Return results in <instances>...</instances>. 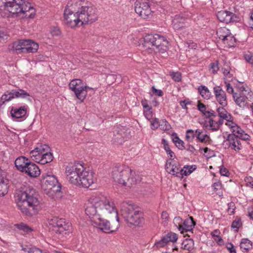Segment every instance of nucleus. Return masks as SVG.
<instances>
[{
	"label": "nucleus",
	"instance_id": "nucleus-64",
	"mask_svg": "<svg viewBox=\"0 0 253 253\" xmlns=\"http://www.w3.org/2000/svg\"><path fill=\"white\" fill-rule=\"evenodd\" d=\"M215 112L211 110L210 111H206L205 113L204 114V115H205L207 117H211V116H215Z\"/></svg>",
	"mask_w": 253,
	"mask_h": 253
},
{
	"label": "nucleus",
	"instance_id": "nucleus-22",
	"mask_svg": "<svg viewBox=\"0 0 253 253\" xmlns=\"http://www.w3.org/2000/svg\"><path fill=\"white\" fill-rule=\"evenodd\" d=\"M24 53H36L39 48V44L31 40H24Z\"/></svg>",
	"mask_w": 253,
	"mask_h": 253
},
{
	"label": "nucleus",
	"instance_id": "nucleus-39",
	"mask_svg": "<svg viewBox=\"0 0 253 253\" xmlns=\"http://www.w3.org/2000/svg\"><path fill=\"white\" fill-rule=\"evenodd\" d=\"M14 98L12 94L11 91H6L3 94L0 98V104L2 105L4 104L5 102L11 100L12 99Z\"/></svg>",
	"mask_w": 253,
	"mask_h": 253
},
{
	"label": "nucleus",
	"instance_id": "nucleus-61",
	"mask_svg": "<svg viewBox=\"0 0 253 253\" xmlns=\"http://www.w3.org/2000/svg\"><path fill=\"white\" fill-rule=\"evenodd\" d=\"M223 74L226 79H230L232 75L230 73L229 69H224Z\"/></svg>",
	"mask_w": 253,
	"mask_h": 253
},
{
	"label": "nucleus",
	"instance_id": "nucleus-10",
	"mask_svg": "<svg viewBox=\"0 0 253 253\" xmlns=\"http://www.w3.org/2000/svg\"><path fill=\"white\" fill-rule=\"evenodd\" d=\"M48 227L49 229L60 235L61 237L66 236L70 232V224L66 222L64 219L58 218L57 217L49 220Z\"/></svg>",
	"mask_w": 253,
	"mask_h": 253
},
{
	"label": "nucleus",
	"instance_id": "nucleus-9",
	"mask_svg": "<svg viewBox=\"0 0 253 253\" xmlns=\"http://www.w3.org/2000/svg\"><path fill=\"white\" fill-rule=\"evenodd\" d=\"M49 150L50 148L47 145H40L30 152V157L33 161L44 165L53 160L52 154Z\"/></svg>",
	"mask_w": 253,
	"mask_h": 253
},
{
	"label": "nucleus",
	"instance_id": "nucleus-48",
	"mask_svg": "<svg viewBox=\"0 0 253 253\" xmlns=\"http://www.w3.org/2000/svg\"><path fill=\"white\" fill-rule=\"evenodd\" d=\"M242 223L240 219H238L234 220L231 224V228L235 229L236 232L238 231L239 228L242 226Z\"/></svg>",
	"mask_w": 253,
	"mask_h": 253
},
{
	"label": "nucleus",
	"instance_id": "nucleus-6",
	"mask_svg": "<svg viewBox=\"0 0 253 253\" xmlns=\"http://www.w3.org/2000/svg\"><path fill=\"white\" fill-rule=\"evenodd\" d=\"M5 10L14 17L32 18L35 14V10L31 4L25 0H8Z\"/></svg>",
	"mask_w": 253,
	"mask_h": 253
},
{
	"label": "nucleus",
	"instance_id": "nucleus-44",
	"mask_svg": "<svg viewBox=\"0 0 253 253\" xmlns=\"http://www.w3.org/2000/svg\"><path fill=\"white\" fill-rule=\"evenodd\" d=\"M209 126L210 129L212 131L217 130L219 127L216 121L213 120L212 119H210L209 121Z\"/></svg>",
	"mask_w": 253,
	"mask_h": 253
},
{
	"label": "nucleus",
	"instance_id": "nucleus-30",
	"mask_svg": "<svg viewBox=\"0 0 253 253\" xmlns=\"http://www.w3.org/2000/svg\"><path fill=\"white\" fill-rule=\"evenodd\" d=\"M195 225V222L193 220L192 217H190L185 219L183 222V226L184 227V232L190 231L192 229V227Z\"/></svg>",
	"mask_w": 253,
	"mask_h": 253
},
{
	"label": "nucleus",
	"instance_id": "nucleus-16",
	"mask_svg": "<svg viewBox=\"0 0 253 253\" xmlns=\"http://www.w3.org/2000/svg\"><path fill=\"white\" fill-rule=\"evenodd\" d=\"M239 137L229 134L227 138L222 143L224 149H230L236 152L239 151L242 148V145Z\"/></svg>",
	"mask_w": 253,
	"mask_h": 253
},
{
	"label": "nucleus",
	"instance_id": "nucleus-63",
	"mask_svg": "<svg viewBox=\"0 0 253 253\" xmlns=\"http://www.w3.org/2000/svg\"><path fill=\"white\" fill-rule=\"evenodd\" d=\"M152 91L154 94L159 96H162L163 94V91L160 89H157L154 86L152 87Z\"/></svg>",
	"mask_w": 253,
	"mask_h": 253
},
{
	"label": "nucleus",
	"instance_id": "nucleus-41",
	"mask_svg": "<svg viewBox=\"0 0 253 253\" xmlns=\"http://www.w3.org/2000/svg\"><path fill=\"white\" fill-rule=\"evenodd\" d=\"M212 186L214 192H216L217 195L219 196L222 195V186L221 182L219 181L215 182L212 184Z\"/></svg>",
	"mask_w": 253,
	"mask_h": 253
},
{
	"label": "nucleus",
	"instance_id": "nucleus-38",
	"mask_svg": "<svg viewBox=\"0 0 253 253\" xmlns=\"http://www.w3.org/2000/svg\"><path fill=\"white\" fill-rule=\"evenodd\" d=\"M12 94L13 96V98H25L27 96H29L30 94L26 91L23 89H18L17 90H12Z\"/></svg>",
	"mask_w": 253,
	"mask_h": 253
},
{
	"label": "nucleus",
	"instance_id": "nucleus-36",
	"mask_svg": "<svg viewBox=\"0 0 253 253\" xmlns=\"http://www.w3.org/2000/svg\"><path fill=\"white\" fill-rule=\"evenodd\" d=\"M196 169V166H184L183 169H181L180 174H181V177L182 178L183 176H187L190 174L195 169Z\"/></svg>",
	"mask_w": 253,
	"mask_h": 253
},
{
	"label": "nucleus",
	"instance_id": "nucleus-45",
	"mask_svg": "<svg viewBox=\"0 0 253 253\" xmlns=\"http://www.w3.org/2000/svg\"><path fill=\"white\" fill-rule=\"evenodd\" d=\"M167 240L165 237L164 236L160 240L155 242L154 246L156 247L157 249H159L165 247L167 245Z\"/></svg>",
	"mask_w": 253,
	"mask_h": 253
},
{
	"label": "nucleus",
	"instance_id": "nucleus-7",
	"mask_svg": "<svg viewBox=\"0 0 253 253\" xmlns=\"http://www.w3.org/2000/svg\"><path fill=\"white\" fill-rule=\"evenodd\" d=\"M169 42L163 36L159 34L147 35L144 38V47L146 50L164 52L168 48Z\"/></svg>",
	"mask_w": 253,
	"mask_h": 253
},
{
	"label": "nucleus",
	"instance_id": "nucleus-35",
	"mask_svg": "<svg viewBox=\"0 0 253 253\" xmlns=\"http://www.w3.org/2000/svg\"><path fill=\"white\" fill-rule=\"evenodd\" d=\"M194 241L191 239H186L184 240L182 243L181 248L190 251L194 249Z\"/></svg>",
	"mask_w": 253,
	"mask_h": 253
},
{
	"label": "nucleus",
	"instance_id": "nucleus-2",
	"mask_svg": "<svg viewBox=\"0 0 253 253\" xmlns=\"http://www.w3.org/2000/svg\"><path fill=\"white\" fill-rule=\"evenodd\" d=\"M64 17L66 25L75 28L97 20V9L87 0H70L65 7Z\"/></svg>",
	"mask_w": 253,
	"mask_h": 253
},
{
	"label": "nucleus",
	"instance_id": "nucleus-5",
	"mask_svg": "<svg viewBox=\"0 0 253 253\" xmlns=\"http://www.w3.org/2000/svg\"><path fill=\"white\" fill-rule=\"evenodd\" d=\"M112 176L115 182L127 188L131 187L140 181L139 175L129 167L123 165L115 167Z\"/></svg>",
	"mask_w": 253,
	"mask_h": 253
},
{
	"label": "nucleus",
	"instance_id": "nucleus-34",
	"mask_svg": "<svg viewBox=\"0 0 253 253\" xmlns=\"http://www.w3.org/2000/svg\"><path fill=\"white\" fill-rule=\"evenodd\" d=\"M198 91L201 96L206 99H209L211 97V92L207 87L201 85L198 87Z\"/></svg>",
	"mask_w": 253,
	"mask_h": 253
},
{
	"label": "nucleus",
	"instance_id": "nucleus-60",
	"mask_svg": "<svg viewBox=\"0 0 253 253\" xmlns=\"http://www.w3.org/2000/svg\"><path fill=\"white\" fill-rule=\"evenodd\" d=\"M226 248L230 253H236L235 248L232 244L229 243L227 244Z\"/></svg>",
	"mask_w": 253,
	"mask_h": 253
},
{
	"label": "nucleus",
	"instance_id": "nucleus-37",
	"mask_svg": "<svg viewBox=\"0 0 253 253\" xmlns=\"http://www.w3.org/2000/svg\"><path fill=\"white\" fill-rule=\"evenodd\" d=\"M173 223L175 226L180 231L181 233L184 234V227L183 226V220L179 217H175L173 219Z\"/></svg>",
	"mask_w": 253,
	"mask_h": 253
},
{
	"label": "nucleus",
	"instance_id": "nucleus-57",
	"mask_svg": "<svg viewBox=\"0 0 253 253\" xmlns=\"http://www.w3.org/2000/svg\"><path fill=\"white\" fill-rule=\"evenodd\" d=\"M175 145L180 150H182L185 149L184 142L181 139H179L176 143H175Z\"/></svg>",
	"mask_w": 253,
	"mask_h": 253
},
{
	"label": "nucleus",
	"instance_id": "nucleus-8",
	"mask_svg": "<svg viewBox=\"0 0 253 253\" xmlns=\"http://www.w3.org/2000/svg\"><path fill=\"white\" fill-rule=\"evenodd\" d=\"M41 180L42 189L46 195L54 198L61 192V186L56 177L51 172L42 175Z\"/></svg>",
	"mask_w": 253,
	"mask_h": 253
},
{
	"label": "nucleus",
	"instance_id": "nucleus-54",
	"mask_svg": "<svg viewBox=\"0 0 253 253\" xmlns=\"http://www.w3.org/2000/svg\"><path fill=\"white\" fill-rule=\"evenodd\" d=\"M235 210V204L233 202H230L228 204V212L230 215L233 214L234 213Z\"/></svg>",
	"mask_w": 253,
	"mask_h": 253
},
{
	"label": "nucleus",
	"instance_id": "nucleus-56",
	"mask_svg": "<svg viewBox=\"0 0 253 253\" xmlns=\"http://www.w3.org/2000/svg\"><path fill=\"white\" fill-rule=\"evenodd\" d=\"M198 110L201 112L203 114L205 113L207 108L205 105L203 103L199 102L197 105Z\"/></svg>",
	"mask_w": 253,
	"mask_h": 253
},
{
	"label": "nucleus",
	"instance_id": "nucleus-62",
	"mask_svg": "<svg viewBox=\"0 0 253 253\" xmlns=\"http://www.w3.org/2000/svg\"><path fill=\"white\" fill-rule=\"evenodd\" d=\"M28 253H46L37 248H32L28 251Z\"/></svg>",
	"mask_w": 253,
	"mask_h": 253
},
{
	"label": "nucleus",
	"instance_id": "nucleus-11",
	"mask_svg": "<svg viewBox=\"0 0 253 253\" xmlns=\"http://www.w3.org/2000/svg\"><path fill=\"white\" fill-rule=\"evenodd\" d=\"M69 87L74 92L76 97L81 102H83L86 98V84L81 79H76L70 82Z\"/></svg>",
	"mask_w": 253,
	"mask_h": 253
},
{
	"label": "nucleus",
	"instance_id": "nucleus-31",
	"mask_svg": "<svg viewBox=\"0 0 253 253\" xmlns=\"http://www.w3.org/2000/svg\"><path fill=\"white\" fill-rule=\"evenodd\" d=\"M196 134L197 139L202 143H207L210 140V136L207 134H203L202 129H196Z\"/></svg>",
	"mask_w": 253,
	"mask_h": 253
},
{
	"label": "nucleus",
	"instance_id": "nucleus-17",
	"mask_svg": "<svg viewBox=\"0 0 253 253\" xmlns=\"http://www.w3.org/2000/svg\"><path fill=\"white\" fill-rule=\"evenodd\" d=\"M165 169L169 173L178 177H181L180 166L178 163L173 159H169L167 160Z\"/></svg>",
	"mask_w": 253,
	"mask_h": 253
},
{
	"label": "nucleus",
	"instance_id": "nucleus-51",
	"mask_svg": "<svg viewBox=\"0 0 253 253\" xmlns=\"http://www.w3.org/2000/svg\"><path fill=\"white\" fill-rule=\"evenodd\" d=\"M160 122L159 119L155 118L151 121V128L153 130H155L159 127Z\"/></svg>",
	"mask_w": 253,
	"mask_h": 253
},
{
	"label": "nucleus",
	"instance_id": "nucleus-28",
	"mask_svg": "<svg viewBox=\"0 0 253 253\" xmlns=\"http://www.w3.org/2000/svg\"><path fill=\"white\" fill-rule=\"evenodd\" d=\"M235 41L234 36L230 33L219 42L223 45L224 47L229 48L235 45Z\"/></svg>",
	"mask_w": 253,
	"mask_h": 253
},
{
	"label": "nucleus",
	"instance_id": "nucleus-1",
	"mask_svg": "<svg viewBox=\"0 0 253 253\" xmlns=\"http://www.w3.org/2000/svg\"><path fill=\"white\" fill-rule=\"evenodd\" d=\"M85 213L92 225L106 233L116 231L119 226L118 212L113 201L102 194L91 196L85 204Z\"/></svg>",
	"mask_w": 253,
	"mask_h": 253
},
{
	"label": "nucleus",
	"instance_id": "nucleus-25",
	"mask_svg": "<svg viewBox=\"0 0 253 253\" xmlns=\"http://www.w3.org/2000/svg\"><path fill=\"white\" fill-rule=\"evenodd\" d=\"M131 216L133 218V220L135 222L132 223L131 222H127L128 223L130 224V225H133L136 226H141L143 225V224L144 223L143 213L139 210H136V211L133 212V214H131L130 216Z\"/></svg>",
	"mask_w": 253,
	"mask_h": 253
},
{
	"label": "nucleus",
	"instance_id": "nucleus-59",
	"mask_svg": "<svg viewBox=\"0 0 253 253\" xmlns=\"http://www.w3.org/2000/svg\"><path fill=\"white\" fill-rule=\"evenodd\" d=\"M161 217L163 221L166 222H167L169 219V214L166 211H164L162 212Z\"/></svg>",
	"mask_w": 253,
	"mask_h": 253
},
{
	"label": "nucleus",
	"instance_id": "nucleus-27",
	"mask_svg": "<svg viewBox=\"0 0 253 253\" xmlns=\"http://www.w3.org/2000/svg\"><path fill=\"white\" fill-rule=\"evenodd\" d=\"M29 162L25 157H20L15 160V166L19 170L24 172Z\"/></svg>",
	"mask_w": 253,
	"mask_h": 253
},
{
	"label": "nucleus",
	"instance_id": "nucleus-14",
	"mask_svg": "<svg viewBox=\"0 0 253 253\" xmlns=\"http://www.w3.org/2000/svg\"><path fill=\"white\" fill-rule=\"evenodd\" d=\"M120 208L122 215L126 222H135L133 220L132 216H130L131 214H133V212L136 211V210H139L138 208L128 202H123L121 204Z\"/></svg>",
	"mask_w": 253,
	"mask_h": 253
},
{
	"label": "nucleus",
	"instance_id": "nucleus-21",
	"mask_svg": "<svg viewBox=\"0 0 253 253\" xmlns=\"http://www.w3.org/2000/svg\"><path fill=\"white\" fill-rule=\"evenodd\" d=\"M24 40H20L13 42L8 46V50L17 54L24 53Z\"/></svg>",
	"mask_w": 253,
	"mask_h": 253
},
{
	"label": "nucleus",
	"instance_id": "nucleus-20",
	"mask_svg": "<svg viewBox=\"0 0 253 253\" xmlns=\"http://www.w3.org/2000/svg\"><path fill=\"white\" fill-rule=\"evenodd\" d=\"M27 111V107L23 106L19 108L12 107L10 114L12 118L16 119H23L25 118Z\"/></svg>",
	"mask_w": 253,
	"mask_h": 253
},
{
	"label": "nucleus",
	"instance_id": "nucleus-19",
	"mask_svg": "<svg viewBox=\"0 0 253 253\" xmlns=\"http://www.w3.org/2000/svg\"><path fill=\"white\" fill-rule=\"evenodd\" d=\"M213 93L219 104L223 106H226L227 105L226 93L220 86L216 85L213 87Z\"/></svg>",
	"mask_w": 253,
	"mask_h": 253
},
{
	"label": "nucleus",
	"instance_id": "nucleus-24",
	"mask_svg": "<svg viewBox=\"0 0 253 253\" xmlns=\"http://www.w3.org/2000/svg\"><path fill=\"white\" fill-rule=\"evenodd\" d=\"M8 180L5 178V172L0 169V196L5 195L8 190Z\"/></svg>",
	"mask_w": 253,
	"mask_h": 253
},
{
	"label": "nucleus",
	"instance_id": "nucleus-43",
	"mask_svg": "<svg viewBox=\"0 0 253 253\" xmlns=\"http://www.w3.org/2000/svg\"><path fill=\"white\" fill-rule=\"evenodd\" d=\"M195 136L196 137V131L191 129L186 130L185 137L188 142H192Z\"/></svg>",
	"mask_w": 253,
	"mask_h": 253
},
{
	"label": "nucleus",
	"instance_id": "nucleus-33",
	"mask_svg": "<svg viewBox=\"0 0 253 253\" xmlns=\"http://www.w3.org/2000/svg\"><path fill=\"white\" fill-rule=\"evenodd\" d=\"M240 248L243 252H248L252 248L251 241L248 239H242L240 242Z\"/></svg>",
	"mask_w": 253,
	"mask_h": 253
},
{
	"label": "nucleus",
	"instance_id": "nucleus-18",
	"mask_svg": "<svg viewBox=\"0 0 253 253\" xmlns=\"http://www.w3.org/2000/svg\"><path fill=\"white\" fill-rule=\"evenodd\" d=\"M217 18L220 22L226 24L237 20V17L235 14L227 10H221L218 12Z\"/></svg>",
	"mask_w": 253,
	"mask_h": 253
},
{
	"label": "nucleus",
	"instance_id": "nucleus-58",
	"mask_svg": "<svg viewBox=\"0 0 253 253\" xmlns=\"http://www.w3.org/2000/svg\"><path fill=\"white\" fill-rule=\"evenodd\" d=\"M51 34L53 36H58L60 34V31L57 27H53L50 30Z\"/></svg>",
	"mask_w": 253,
	"mask_h": 253
},
{
	"label": "nucleus",
	"instance_id": "nucleus-42",
	"mask_svg": "<svg viewBox=\"0 0 253 253\" xmlns=\"http://www.w3.org/2000/svg\"><path fill=\"white\" fill-rule=\"evenodd\" d=\"M159 127L163 131L168 130L171 128L170 125L166 119L160 121Z\"/></svg>",
	"mask_w": 253,
	"mask_h": 253
},
{
	"label": "nucleus",
	"instance_id": "nucleus-55",
	"mask_svg": "<svg viewBox=\"0 0 253 253\" xmlns=\"http://www.w3.org/2000/svg\"><path fill=\"white\" fill-rule=\"evenodd\" d=\"M245 181L247 186L249 187H253V178L251 176L246 177L245 178Z\"/></svg>",
	"mask_w": 253,
	"mask_h": 253
},
{
	"label": "nucleus",
	"instance_id": "nucleus-4",
	"mask_svg": "<svg viewBox=\"0 0 253 253\" xmlns=\"http://www.w3.org/2000/svg\"><path fill=\"white\" fill-rule=\"evenodd\" d=\"M15 197L17 207L23 214L31 216L37 213L40 203L33 188L27 187L17 190Z\"/></svg>",
	"mask_w": 253,
	"mask_h": 253
},
{
	"label": "nucleus",
	"instance_id": "nucleus-47",
	"mask_svg": "<svg viewBox=\"0 0 253 253\" xmlns=\"http://www.w3.org/2000/svg\"><path fill=\"white\" fill-rule=\"evenodd\" d=\"M169 75L175 82H179L181 80V75L180 72H171L169 73Z\"/></svg>",
	"mask_w": 253,
	"mask_h": 253
},
{
	"label": "nucleus",
	"instance_id": "nucleus-49",
	"mask_svg": "<svg viewBox=\"0 0 253 253\" xmlns=\"http://www.w3.org/2000/svg\"><path fill=\"white\" fill-rule=\"evenodd\" d=\"M143 114L145 118L148 120H150L153 118V113L152 111V107H149V108L144 109L143 110Z\"/></svg>",
	"mask_w": 253,
	"mask_h": 253
},
{
	"label": "nucleus",
	"instance_id": "nucleus-13",
	"mask_svg": "<svg viewBox=\"0 0 253 253\" xmlns=\"http://www.w3.org/2000/svg\"><path fill=\"white\" fill-rule=\"evenodd\" d=\"M253 93L245 90V88L242 87L240 90L233 93V98L236 104L240 107H244L247 104L248 100L251 101L252 99Z\"/></svg>",
	"mask_w": 253,
	"mask_h": 253
},
{
	"label": "nucleus",
	"instance_id": "nucleus-26",
	"mask_svg": "<svg viewBox=\"0 0 253 253\" xmlns=\"http://www.w3.org/2000/svg\"><path fill=\"white\" fill-rule=\"evenodd\" d=\"M186 19L180 15H176L172 20V26L175 30H179L185 26Z\"/></svg>",
	"mask_w": 253,
	"mask_h": 253
},
{
	"label": "nucleus",
	"instance_id": "nucleus-53",
	"mask_svg": "<svg viewBox=\"0 0 253 253\" xmlns=\"http://www.w3.org/2000/svg\"><path fill=\"white\" fill-rule=\"evenodd\" d=\"M245 60L251 64L253 65V54L251 52H248L244 55Z\"/></svg>",
	"mask_w": 253,
	"mask_h": 253
},
{
	"label": "nucleus",
	"instance_id": "nucleus-52",
	"mask_svg": "<svg viewBox=\"0 0 253 253\" xmlns=\"http://www.w3.org/2000/svg\"><path fill=\"white\" fill-rule=\"evenodd\" d=\"M210 69L213 74L217 73L219 70L218 63H211L210 65Z\"/></svg>",
	"mask_w": 253,
	"mask_h": 253
},
{
	"label": "nucleus",
	"instance_id": "nucleus-12",
	"mask_svg": "<svg viewBox=\"0 0 253 253\" xmlns=\"http://www.w3.org/2000/svg\"><path fill=\"white\" fill-rule=\"evenodd\" d=\"M135 11L143 19L149 18L152 13L149 0H137L135 2Z\"/></svg>",
	"mask_w": 253,
	"mask_h": 253
},
{
	"label": "nucleus",
	"instance_id": "nucleus-46",
	"mask_svg": "<svg viewBox=\"0 0 253 253\" xmlns=\"http://www.w3.org/2000/svg\"><path fill=\"white\" fill-rule=\"evenodd\" d=\"M167 240L168 243L169 242H174L177 240V235L174 233H168L166 236H165Z\"/></svg>",
	"mask_w": 253,
	"mask_h": 253
},
{
	"label": "nucleus",
	"instance_id": "nucleus-3",
	"mask_svg": "<svg viewBox=\"0 0 253 253\" xmlns=\"http://www.w3.org/2000/svg\"><path fill=\"white\" fill-rule=\"evenodd\" d=\"M65 174L70 183L84 188H88L96 181L95 173L80 163L66 166Z\"/></svg>",
	"mask_w": 253,
	"mask_h": 253
},
{
	"label": "nucleus",
	"instance_id": "nucleus-29",
	"mask_svg": "<svg viewBox=\"0 0 253 253\" xmlns=\"http://www.w3.org/2000/svg\"><path fill=\"white\" fill-rule=\"evenodd\" d=\"M220 118L226 120V122L233 120V117L223 107H219L217 110Z\"/></svg>",
	"mask_w": 253,
	"mask_h": 253
},
{
	"label": "nucleus",
	"instance_id": "nucleus-40",
	"mask_svg": "<svg viewBox=\"0 0 253 253\" xmlns=\"http://www.w3.org/2000/svg\"><path fill=\"white\" fill-rule=\"evenodd\" d=\"M162 144L164 145V148L167 154L169 156L170 159H172V158L175 156L174 153L170 150L168 141L165 139L163 138L162 139Z\"/></svg>",
	"mask_w": 253,
	"mask_h": 253
},
{
	"label": "nucleus",
	"instance_id": "nucleus-50",
	"mask_svg": "<svg viewBox=\"0 0 253 253\" xmlns=\"http://www.w3.org/2000/svg\"><path fill=\"white\" fill-rule=\"evenodd\" d=\"M17 227L19 230L27 233L31 232L33 230L31 228L28 226L26 224L23 223L17 225Z\"/></svg>",
	"mask_w": 253,
	"mask_h": 253
},
{
	"label": "nucleus",
	"instance_id": "nucleus-23",
	"mask_svg": "<svg viewBox=\"0 0 253 253\" xmlns=\"http://www.w3.org/2000/svg\"><path fill=\"white\" fill-rule=\"evenodd\" d=\"M24 172L32 177H37L41 173L40 169L38 166L30 162L28 164Z\"/></svg>",
	"mask_w": 253,
	"mask_h": 253
},
{
	"label": "nucleus",
	"instance_id": "nucleus-15",
	"mask_svg": "<svg viewBox=\"0 0 253 253\" xmlns=\"http://www.w3.org/2000/svg\"><path fill=\"white\" fill-rule=\"evenodd\" d=\"M225 125L230 129L232 132L231 135H234L239 137L243 140H248L250 136L247 133H246L243 129L232 120L231 121L225 123Z\"/></svg>",
	"mask_w": 253,
	"mask_h": 253
},
{
	"label": "nucleus",
	"instance_id": "nucleus-32",
	"mask_svg": "<svg viewBox=\"0 0 253 253\" xmlns=\"http://www.w3.org/2000/svg\"><path fill=\"white\" fill-rule=\"evenodd\" d=\"M230 34V31L225 27H220L216 31V35L219 39V42Z\"/></svg>",
	"mask_w": 253,
	"mask_h": 253
}]
</instances>
